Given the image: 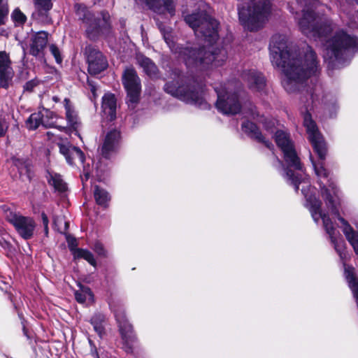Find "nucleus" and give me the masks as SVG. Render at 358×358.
Masks as SVG:
<instances>
[{
  "mask_svg": "<svg viewBox=\"0 0 358 358\" xmlns=\"http://www.w3.org/2000/svg\"><path fill=\"white\" fill-rule=\"evenodd\" d=\"M26 124L29 129H36L41 124L43 125L45 127H52L55 126L53 122H46L44 118V115L41 112L31 114L27 120Z\"/></svg>",
  "mask_w": 358,
  "mask_h": 358,
  "instance_id": "25",
  "label": "nucleus"
},
{
  "mask_svg": "<svg viewBox=\"0 0 358 358\" xmlns=\"http://www.w3.org/2000/svg\"><path fill=\"white\" fill-rule=\"evenodd\" d=\"M358 50L357 39L343 30L338 31L324 44L323 57L329 66H334L345 56Z\"/></svg>",
  "mask_w": 358,
  "mask_h": 358,
  "instance_id": "3",
  "label": "nucleus"
},
{
  "mask_svg": "<svg viewBox=\"0 0 358 358\" xmlns=\"http://www.w3.org/2000/svg\"><path fill=\"white\" fill-rule=\"evenodd\" d=\"M66 239L70 246H74L76 245V241L75 238H71L69 236H67Z\"/></svg>",
  "mask_w": 358,
  "mask_h": 358,
  "instance_id": "46",
  "label": "nucleus"
},
{
  "mask_svg": "<svg viewBox=\"0 0 358 358\" xmlns=\"http://www.w3.org/2000/svg\"><path fill=\"white\" fill-rule=\"evenodd\" d=\"M303 124L306 128L308 138L320 159V162H315L312 159V156L310 155V159L312 161L315 174L320 180L322 178L327 179L329 172L324 168L323 163V161L325 159L327 155V147L323 137L319 132L316 124L312 120V117L309 113H306L304 115Z\"/></svg>",
  "mask_w": 358,
  "mask_h": 358,
  "instance_id": "5",
  "label": "nucleus"
},
{
  "mask_svg": "<svg viewBox=\"0 0 358 358\" xmlns=\"http://www.w3.org/2000/svg\"><path fill=\"white\" fill-rule=\"evenodd\" d=\"M125 329L127 330V332H129L131 331V327L130 326L125 327Z\"/></svg>",
  "mask_w": 358,
  "mask_h": 358,
  "instance_id": "51",
  "label": "nucleus"
},
{
  "mask_svg": "<svg viewBox=\"0 0 358 358\" xmlns=\"http://www.w3.org/2000/svg\"><path fill=\"white\" fill-rule=\"evenodd\" d=\"M304 187H305V186H303V187H302V188H301V192H302L303 193H304Z\"/></svg>",
  "mask_w": 358,
  "mask_h": 358,
  "instance_id": "53",
  "label": "nucleus"
},
{
  "mask_svg": "<svg viewBox=\"0 0 358 358\" xmlns=\"http://www.w3.org/2000/svg\"><path fill=\"white\" fill-rule=\"evenodd\" d=\"M75 297L78 303H83L86 301H92L93 295L90 288L80 286V289L75 292Z\"/></svg>",
  "mask_w": 358,
  "mask_h": 358,
  "instance_id": "28",
  "label": "nucleus"
},
{
  "mask_svg": "<svg viewBox=\"0 0 358 358\" xmlns=\"http://www.w3.org/2000/svg\"><path fill=\"white\" fill-rule=\"evenodd\" d=\"M53 225L55 229L61 233H64L69 227V223L59 217H54Z\"/></svg>",
  "mask_w": 358,
  "mask_h": 358,
  "instance_id": "33",
  "label": "nucleus"
},
{
  "mask_svg": "<svg viewBox=\"0 0 358 358\" xmlns=\"http://www.w3.org/2000/svg\"><path fill=\"white\" fill-rule=\"evenodd\" d=\"M5 217L23 238L29 239L33 236L36 223L32 218L22 216L10 209L5 210Z\"/></svg>",
  "mask_w": 358,
  "mask_h": 358,
  "instance_id": "10",
  "label": "nucleus"
},
{
  "mask_svg": "<svg viewBox=\"0 0 358 358\" xmlns=\"http://www.w3.org/2000/svg\"><path fill=\"white\" fill-rule=\"evenodd\" d=\"M320 218L322 219L325 230L327 232V234H329L332 243L334 244V248L336 250V251L338 252V253L339 254L341 258V259L345 258L346 254L341 251V249L340 248V247L341 245H340V244L338 242H336L335 238L334 237L335 229L333 226L332 222L331 221L329 217H327L325 214H322V217H320Z\"/></svg>",
  "mask_w": 358,
  "mask_h": 358,
  "instance_id": "24",
  "label": "nucleus"
},
{
  "mask_svg": "<svg viewBox=\"0 0 358 358\" xmlns=\"http://www.w3.org/2000/svg\"><path fill=\"white\" fill-rule=\"evenodd\" d=\"M64 129V127H59V129H61V130H62V129Z\"/></svg>",
  "mask_w": 358,
  "mask_h": 358,
  "instance_id": "54",
  "label": "nucleus"
},
{
  "mask_svg": "<svg viewBox=\"0 0 358 358\" xmlns=\"http://www.w3.org/2000/svg\"><path fill=\"white\" fill-rule=\"evenodd\" d=\"M94 196L96 202L100 206H106L110 200L108 192L98 186H96L94 188Z\"/></svg>",
  "mask_w": 358,
  "mask_h": 358,
  "instance_id": "29",
  "label": "nucleus"
},
{
  "mask_svg": "<svg viewBox=\"0 0 358 358\" xmlns=\"http://www.w3.org/2000/svg\"><path fill=\"white\" fill-rule=\"evenodd\" d=\"M99 358V357H98Z\"/></svg>",
  "mask_w": 358,
  "mask_h": 358,
  "instance_id": "56",
  "label": "nucleus"
},
{
  "mask_svg": "<svg viewBox=\"0 0 358 358\" xmlns=\"http://www.w3.org/2000/svg\"><path fill=\"white\" fill-rule=\"evenodd\" d=\"M74 255L77 258H83L88 262L91 265L95 266L96 263L93 255L88 250L84 249H76Z\"/></svg>",
  "mask_w": 358,
  "mask_h": 358,
  "instance_id": "32",
  "label": "nucleus"
},
{
  "mask_svg": "<svg viewBox=\"0 0 358 358\" xmlns=\"http://www.w3.org/2000/svg\"><path fill=\"white\" fill-rule=\"evenodd\" d=\"M50 50L51 53L53 55V56L55 57L56 62L57 63H61L62 61V59L60 56L59 50L57 48V47L55 46V45H51L50 46Z\"/></svg>",
  "mask_w": 358,
  "mask_h": 358,
  "instance_id": "38",
  "label": "nucleus"
},
{
  "mask_svg": "<svg viewBox=\"0 0 358 358\" xmlns=\"http://www.w3.org/2000/svg\"><path fill=\"white\" fill-rule=\"evenodd\" d=\"M94 250L96 252L98 253L99 255H104V249L101 243H96L94 247Z\"/></svg>",
  "mask_w": 358,
  "mask_h": 358,
  "instance_id": "42",
  "label": "nucleus"
},
{
  "mask_svg": "<svg viewBox=\"0 0 358 358\" xmlns=\"http://www.w3.org/2000/svg\"><path fill=\"white\" fill-rule=\"evenodd\" d=\"M116 99L113 94H106L102 100V108L103 113L112 121L116 117Z\"/></svg>",
  "mask_w": 358,
  "mask_h": 358,
  "instance_id": "19",
  "label": "nucleus"
},
{
  "mask_svg": "<svg viewBox=\"0 0 358 358\" xmlns=\"http://www.w3.org/2000/svg\"><path fill=\"white\" fill-rule=\"evenodd\" d=\"M136 1L145 2L148 5H152L151 0H136Z\"/></svg>",
  "mask_w": 358,
  "mask_h": 358,
  "instance_id": "47",
  "label": "nucleus"
},
{
  "mask_svg": "<svg viewBox=\"0 0 358 358\" xmlns=\"http://www.w3.org/2000/svg\"><path fill=\"white\" fill-rule=\"evenodd\" d=\"M250 113L252 116H254L256 114L255 107L252 106V108H250Z\"/></svg>",
  "mask_w": 358,
  "mask_h": 358,
  "instance_id": "48",
  "label": "nucleus"
},
{
  "mask_svg": "<svg viewBox=\"0 0 358 358\" xmlns=\"http://www.w3.org/2000/svg\"><path fill=\"white\" fill-rule=\"evenodd\" d=\"M48 182L58 191L64 192L66 189V185L59 174L50 173Z\"/></svg>",
  "mask_w": 358,
  "mask_h": 358,
  "instance_id": "30",
  "label": "nucleus"
},
{
  "mask_svg": "<svg viewBox=\"0 0 358 358\" xmlns=\"http://www.w3.org/2000/svg\"><path fill=\"white\" fill-rule=\"evenodd\" d=\"M44 232L46 236L48 235V226L46 227V228H44Z\"/></svg>",
  "mask_w": 358,
  "mask_h": 358,
  "instance_id": "50",
  "label": "nucleus"
},
{
  "mask_svg": "<svg viewBox=\"0 0 358 358\" xmlns=\"http://www.w3.org/2000/svg\"><path fill=\"white\" fill-rule=\"evenodd\" d=\"M58 147L60 153L65 157L69 164H72L76 158H78L81 162H84V154L79 148L71 145L68 142L59 143Z\"/></svg>",
  "mask_w": 358,
  "mask_h": 358,
  "instance_id": "17",
  "label": "nucleus"
},
{
  "mask_svg": "<svg viewBox=\"0 0 358 358\" xmlns=\"http://www.w3.org/2000/svg\"><path fill=\"white\" fill-rule=\"evenodd\" d=\"M12 17L13 20L19 24L24 23V22L27 20L25 15L22 13L21 10L18 8H16L13 11V13H12Z\"/></svg>",
  "mask_w": 358,
  "mask_h": 358,
  "instance_id": "35",
  "label": "nucleus"
},
{
  "mask_svg": "<svg viewBox=\"0 0 358 358\" xmlns=\"http://www.w3.org/2000/svg\"><path fill=\"white\" fill-rule=\"evenodd\" d=\"M129 106H131V104H133V103H131L129 101Z\"/></svg>",
  "mask_w": 358,
  "mask_h": 358,
  "instance_id": "55",
  "label": "nucleus"
},
{
  "mask_svg": "<svg viewBox=\"0 0 358 358\" xmlns=\"http://www.w3.org/2000/svg\"><path fill=\"white\" fill-rule=\"evenodd\" d=\"M64 108L66 110V118L70 127L77 131L80 127L78 117L69 99H64Z\"/></svg>",
  "mask_w": 358,
  "mask_h": 358,
  "instance_id": "22",
  "label": "nucleus"
},
{
  "mask_svg": "<svg viewBox=\"0 0 358 358\" xmlns=\"http://www.w3.org/2000/svg\"><path fill=\"white\" fill-rule=\"evenodd\" d=\"M307 202L308 203L312 217L315 222H317L320 219V217H322V214L321 211V201L315 196H310L307 199Z\"/></svg>",
  "mask_w": 358,
  "mask_h": 358,
  "instance_id": "26",
  "label": "nucleus"
},
{
  "mask_svg": "<svg viewBox=\"0 0 358 358\" xmlns=\"http://www.w3.org/2000/svg\"><path fill=\"white\" fill-rule=\"evenodd\" d=\"M264 125L265 129L270 133L274 132V128L275 125V121L273 120L264 119Z\"/></svg>",
  "mask_w": 358,
  "mask_h": 358,
  "instance_id": "37",
  "label": "nucleus"
},
{
  "mask_svg": "<svg viewBox=\"0 0 358 358\" xmlns=\"http://www.w3.org/2000/svg\"><path fill=\"white\" fill-rule=\"evenodd\" d=\"M137 64L143 69V71L150 78H155L158 74V69L155 63L148 57L136 55Z\"/></svg>",
  "mask_w": 358,
  "mask_h": 358,
  "instance_id": "20",
  "label": "nucleus"
},
{
  "mask_svg": "<svg viewBox=\"0 0 358 358\" xmlns=\"http://www.w3.org/2000/svg\"><path fill=\"white\" fill-rule=\"evenodd\" d=\"M275 140L278 146L283 152L285 159L289 165L296 169H301L299 159L296 154L288 134L283 131L278 130L275 133Z\"/></svg>",
  "mask_w": 358,
  "mask_h": 358,
  "instance_id": "12",
  "label": "nucleus"
},
{
  "mask_svg": "<svg viewBox=\"0 0 358 358\" xmlns=\"http://www.w3.org/2000/svg\"><path fill=\"white\" fill-rule=\"evenodd\" d=\"M48 33L43 31L32 35L29 43V53L34 56L42 57L48 44Z\"/></svg>",
  "mask_w": 358,
  "mask_h": 358,
  "instance_id": "15",
  "label": "nucleus"
},
{
  "mask_svg": "<svg viewBox=\"0 0 358 358\" xmlns=\"http://www.w3.org/2000/svg\"><path fill=\"white\" fill-rule=\"evenodd\" d=\"M116 317H117V321L119 322L120 323V331H121V333L124 336L125 335L124 334V329H123V325L122 324V322H123V317H122L121 316H120L119 315H117L116 313Z\"/></svg>",
  "mask_w": 358,
  "mask_h": 358,
  "instance_id": "45",
  "label": "nucleus"
},
{
  "mask_svg": "<svg viewBox=\"0 0 358 358\" xmlns=\"http://www.w3.org/2000/svg\"><path fill=\"white\" fill-rule=\"evenodd\" d=\"M8 13V8L7 0H0V24H4V20Z\"/></svg>",
  "mask_w": 358,
  "mask_h": 358,
  "instance_id": "34",
  "label": "nucleus"
},
{
  "mask_svg": "<svg viewBox=\"0 0 358 358\" xmlns=\"http://www.w3.org/2000/svg\"><path fill=\"white\" fill-rule=\"evenodd\" d=\"M242 129L244 132L249 134L252 138H255L259 142H262L264 145L271 148L272 144L267 141L264 140V137L262 135V134L259 131L256 125L251 122L246 121L244 122L242 124Z\"/></svg>",
  "mask_w": 358,
  "mask_h": 358,
  "instance_id": "23",
  "label": "nucleus"
},
{
  "mask_svg": "<svg viewBox=\"0 0 358 358\" xmlns=\"http://www.w3.org/2000/svg\"><path fill=\"white\" fill-rule=\"evenodd\" d=\"M327 182L328 187L322 181L320 182L322 196L326 201L327 205L331 210V213L336 215L338 220L343 224V232L347 240L353 247L355 253L358 255V233L351 227L345 219L340 216L337 209L338 201L336 187L329 180H327Z\"/></svg>",
  "mask_w": 358,
  "mask_h": 358,
  "instance_id": "6",
  "label": "nucleus"
},
{
  "mask_svg": "<svg viewBox=\"0 0 358 358\" xmlns=\"http://www.w3.org/2000/svg\"><path fill=\"white\" fill-rule=\"evenodd\" d=\"M41 218H42L43 227H44V228H46V227L48 226V223H49L48 216L44 213H42Z\"/></svg>",
  "mask_w": 358,
  "mask_h": 358,
  "instance_id": "44",
  "label": "nucleus"
},
{
  "mask_svg": "<svg viewBox=\"0 0 358 358\" xmlns=\"http://www.w3.org/2000/svg\"><path fill=\"white\" fill-rule=\"evenodd\" d=\"M52 100H53L55 102H56V103H57V102H59L60 99H59V98L58 96H54L52 97Z\"/></svg>",
  "mask_w": 358,
  "mask_h": 358,
  "instance_id": "49",
  "label": "nucleus"
},
{
  "mask_svg": "<svg viewBox=\"0 0 358 358\" xmlns=\"http://www.w3.org/2000/svg\"><path fill=\"white\" fill-rule=\"evenodd\" d=\"M85 180H87L90 177V173L88 172L85 173Z\"/></svg>",
  "mask_w": 358,
  "mask_h": 358,
  "instance_id": "52",
  "label": "nucleus"
},
{
  "mask_svg": "<svg viewBox=\"0 0 358 358\" xmlns=\"http://www.w3.org/2000/svg\"><path fill=\"white\" fill-rule=\"evenodd\" d=\"M36 12L34 13V17L38 20H42L46 13L52 8L51 0H35Z\"/></svg>",
  "mask_w": 358,
  "mask_h": 358,
  "instance_id": "27",
  "label": "nucleus"
},
{
  "mask_svg": "<svg viewBox=\"0 0 358 358\" xmlns=\"http://www.w3.org/2000/svg\"><path fill=\"white\" fill-rule=\"evenodd\" d=\"M270 50L273 64L280 68L285 75L282 83L288 92L296 91L300 84L318 71L317 57L310 46L306 48L303 63L295 52H290L285 36H273Z\"/></svg>",
  "mask_w": 358,
  "mask_h": 358,
  "instance_id": "1",
  "label": "nucleus"
},
{
  "mask_svg": "<svg viewBox=\"0 0 358 358\" xmlns=\"http://www.w3.org/2000/svg\"><path fill=\"white\" fill-rule=\"evenodd\" d=\"M38 81L37 80H31L26 83L24 88L27 91L31 92L33 89L38 85Z\"/></svg>",
  "mask_w": 358,
  "mask_h": 358,
  "instance_id": "41",
  "label": "nucleus"
},
{
  "mask_svg": "<svg viewBox=\"0 0 358 358\" xmlns=\"http://www.w3.org/2000/svg\"><path fill=\"white\" fill-rule=\"evenodd\" d=\"M122 83L127 92L128 101L136 103L141 91V80L133 68H127L122 74Z\"/></svg>",
  "mask_w": 358,
  "mask_h": 358,
  "instance_id": "13",
  "label": "nucleus"
},
{
  "mask_svg": "<svg viewBox=\"0 0 358 358\" xmlns=\"http://www.w3.org/2000/svg\"><path fill=\"white\" fill-rule=\"evenodd\" d=\"M8 128V123L5 121V120L0 118V137H3L6 135Z\"/></svg>",
  "mask_w": 358,
  "mask_h": 358,
  "instance_id": "39",
  "label": "nucleus"
},
{
  "mask_svg": "<svg viewBox=\"0 0 358 358\" xmlns=\"http://www.w3.org/2000/svg\"><path fill=\"white\" fill-rule=\"evenodd\" d=\"M85 54L88 63V71L92 75H96L107 67V62L101 52L92 45H87Z\"/></svg>",
  "mask_w": 358,
  "mask_h": 358,
  "instance_id": "14",
  "label": "nucleus"
},
{
  "mask_svg": "<svg viewBox=\"0 0 358 358\" xmlns=\"http://www.w3.org/2000/svg\"><path fill=\"white\" fill-rule=\"evenodd\" d=\"M165 91L185 102L202 106L204 103L201 93L192 90L187 85H180L178 82L169 83L165 85Z\"/></svg>",
  "mask_w": 358,
  "mask_h": 358,
  "instance_id": "11",
  "label": "nucleus"
},
{
  "mask_svg": "<svg viewBox=\"0 0 358 358\" xmlns=\"http://www.w3.org/2000/svg\"><path fill=\"white\" fill-rule=\"evenodd\" d=\"M120 136V132L115 129L109 131L106 134L101 149L103 157L108 158L110 154L115 150Z\"/></svg>",
  "mask_w": 358,
  "mask_h": 358,
  "instance_id": "18",
  "label": "nucleus"
},
{
  "mask_svg": "<svg viewBox=\"0 0 358 358\" xmlns=\"http://www.w3.org/2000/svg\"><path fill=\"white\" fill-rule=\"evenodd\" d=\"M75 9L78 18L83 22L89 38L94 40L109 31L110 17L108 12L103 11L96 17L82 5L76 4Z\"/></svg>",
  "mask_w": 358,
  "mask_h": 358,
  "instance_id": "4",
  "label": "nucleus"
},
{
  "mask_svg": "<svg viewBox=\"0 0 358 358\" xmlns=\"http://www.w3.org/2000/svg\"><path fill=\"white\" fill-rule=\"evenodd\" d=\"M245 79L248 82L249 87L255 91H259L264 88L265 80L262 73L250 71L245 75Z\"/></svg>",
  "mask_w": 358,
  "mask_h": 358,
  "instance_id": "21",
  "label": "nucleus"
},
{
  "mask_svg": "<svg viewBox=\"0 0 358 358\" xmlns=\"http://www.w3.org/2000/svg\"><path fill=\"white\" fill-rule=\"evenodd\" d=\"M303 7L298 24L301 31L309 36L325 37L334 29V25L327 17L316 15L312 10L315 0H296Z\"/></svg>",
  "mask_w": 358,
  "mask_h": 358,
  "instance_id": "2",
  "label": "nucleus"
},
{
  "mask_svg": "<svg viewBox=\"0 0 358 358\" xmlns=\"http://www.w3.org/2000/svg\"><path fill=\"white\" fill-rule=\"evenodd\" d=\"M164 38L166 43L169 45L170 48L173 47V43L171 39V36L169 34H164Z\"/></svg>",
  "mask_w": 358,
  "mask_h": 358,
  "instance_id": "43",
  "label": "nucleus"
},
{
  "mask_svg": "<svg viewBox=\"0 0 358 358\" xmlns=\"http://www.w3.org/2000/svg\"><path fill=\"white\" fill-rule=\"evenodd\" d=\"M13 76L11 61L5 51H0V85L7 88Z\"/></svg>",
  "mask_w": 358,
  "mask_h": 358,
  "instance_id": "16",
  "label": "nucleus"
},
{
  "mask_svg": "<svg viewBox=\"0 0 358 358\" xmlns=\"http://www.w3.org/2000/svg\"><path fill=\"white\" fill-rule=\"evenodd\" d=\"M185 20L194 30L197 36L204 37L210 43L217 40L218 23L206 13L187 15L185 16Z\"/></svg>",
  "mask_w": 358,
  "mask_h": 358,
  "instance_id": "7",
  "label": "nucleus"
},
{
  "mask_svg": "<svg viewBox=\"0 0 358 358\" xmlns=\"http://www.w3.org/2000/svg\"><path fill=\"white\" fill-rule=\"evenodd\" d=\"M164 6L167 11L171 15L174 12V6L173 0H163Z\"/></svg>",
  "mask_w": 358,
  "mask_h": 358,
  "instance_id": "40",
  "label": "nucleus"
},
{
  "mask_svg": "<svg viewBox=\"0 0 358 358\" xmlns=\"http://www.w3.org/2000/svg\"><path fill=\"white\" fill-rule=\"evenodd\" d=\"M105 320V317L101 313L95 314L91 319V323L94 329L99 335H101L103 332V322Z\"/></svg>",
  "mask_w": 358,
  "mask_h": 358,
  "instance_id": "31",
  "label": "nucleus"
},
{
  "mask_svg": "<svg viewBox=\"0 0 358 358\" xmlns=\"http://www.w3.org/2000/svg\"><path fill=\"white\" fill-rule=\"evenodd\" d=\"M287 176L289 177V178L292 180V182L294 184V187H295V189L296 190L299 189V185L301 184V183H304L306 185V186L308 185V182H306L304 180L303 181H301L299 180V179L298 178L297 176H294V175L292 174V173L291 172V171H288L287 172Z\"/></svg>",
  "mask_w": 358,
  "mask_h": 358,
  "instance_id": "36",
  "label": "nucleus"
},
{
  "mask_svg": "<svg viewBox=\"0 0 358 358\" xmlns=\"http://www.w3.org/2000/svg\"><path fill=\"white\" fill-rule=\"evenodd\" d=\"M217 101V108L224 114L234 115L241 110L238 96L234 91L232 84H227L224 87L216 89Z\"/></svg>",
  "mask_w": 358,
  "mask_h": 358,
  "instance_id": "9",
  "label": "nucleus"
},
{
  "mask_svg": "<svg viewBox=\"0 0 358 358\" xmlns=\"http://www.w3.org/2000/svg\"><path fill=\"white\" fill-rule=\"evenodd\" d=\"M180 56L187 66L209 64L210 63H214L215 66H219L225 59L226 52L224 50H219L218 53H213L203 49L196 50L185 48L180 52Z\"/></svg>",
  "mask_w": 358,
  "mask_h": 358,
  "instance_id": "8",
  "label": "nucleus"
}]
</instances>
